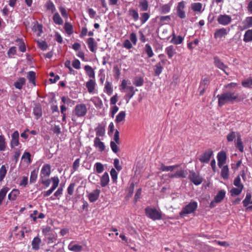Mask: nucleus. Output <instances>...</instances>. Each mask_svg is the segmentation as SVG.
Returning a JSON list of instances; mask_svg holds the SVG:
<instances>
[{"label": "nucleus", "instance_id": "nucleus-1", "mask_svg": "<svg viewBox=\"0 0 252 252\" xmlns=\"http://www.w3.org/2000/svg\"><path fill=\"white\" fill-rule=\"evenodd\" d=\"M218 105L221 107L228 102H233L234 101H242L244 98H239L238 95L235 92L229 91L223 93L220 95H218Z\"/></svg>", "mask_w": 252, "mask_h": 252}, {"label": "nucleus", "instance_id": "nucleus-2", "mask_svg": "<svg viewBox=\"0 0 252 252\" xmlns=\"http://www.w3.org/2000/svg\"><path fill=\"white\" fill-rule=\"evenodd\" d=\"M198 207L197 202L195 201H192L189 204L185 205L179 213L181 218H184L187 215L193 213L197 210Z\"/></svg>", "mask_w": 252, "mask_h": 252}, {"label": "nucleus", "instance_id": "nucleus-3", "mask_svg": "<svg viewBox=\"0 0 252 252\" xmlns=\"http://www.w3.org/2000/svg\"><path fill=\"white\" fill-rule=\"evenodd\" d=\"M145 212L146 216L153 220H160L162 219L161 212L156 208L148 207L145 208Z\"/></svg>", "mask_w": 252, "mask_h": 252}, {"label": "nucleus", "instance_id": "nucleus-4", "mask_svg": "<svg viewBox=\"0 0 252 252\" xmlns=\"http://www.w3.org/2000/svg\"><path fill=\"white\" fill-rule=\"evenodd\" d=\"M158 57L160 59V62L158 63L154 66V75L158 76L162 71L163 67V65L166 64L167 62V59L164 58V56L163 54H160Z\"/></svg>", "mask_w": 252, "mask_h": 252}, {"label": "nucleus", "instance_id": "nucleus-5", "mask_svg": "<svg viewBox=\"0 0 252 252\" xmlns=\"http://www.w3.org/2000/svg\"><path fill=\"white\" fill-rule=\"evenodd\" d=\"M87 112L86 106L85 104H79L75 106L74 112L78 117H82L86 115Z\"/></svg>", "mask_w": 252, "mask_h": 252}, {"label": "nucleus", "instance_id": "nucleus-6", "mask_svg": "<svg viewBox=\"0 0 252 252\" xmlns=\"http://www.w3.org/2000/svg\"><path fill=\"white\" fill-rule=\"evenodd\" d=\"M213 155V151L209 149L206 150L199 158V160L201 163H208L212 156Z\"/></svg>", "mask_w": 252, "mask_h": 252}, {"label": "nucleus", "instance_id": "nucleus-7", "mask_svg": "<svg viewBox=\"0 0 252 252\" xmlns=\"http://www.w3.org/2000/svg\"><path fill=\"white\" fill-rule=\"evenodd\" d=\"M189 179L192 183L196 186L201 184L203 181L202 178L199 175V174L196 173L194 171H190Z\"/></svg>", "mask_w": 252, "mask_h": 252}, {"label": "nucleus", "instance_id": "nucleus-8", "mask_svg": "<svg viewBox=\"0 0 252 252\" xmlns=\"http://www.w3.org/2000/svg\"><path fill=\"white\" fill-rule=\"evenodd\" d=\"M213 59L215 66L223 71L226 75H228V73L226 71L228 68V66L225 65L217 56L214 57Z\"/></svg>", "mask_w": 252, "mask_h": 252}, {"label": "nucleus", "instance_id": "nucleus-9", "mask_svg": "<svg viewBox=\"0 0 252 252\" xmlns=\"http://www.w3.org/2000/svg\"><path fill=\"white\" fill-rule=\"evenodd\" d=\"M232 21L231 17L226 14H220L217 18V22L220 25L226 26L229 25Z\"/></svg>", "mask_w": 252, "mask_h": 252}, {"label": "nucleus", "instance_id": "nucleus-10", "mask_svg": "<svg viewBox=\"0 0 252 252\" xmlns=\"http://www.w3.org/2000/svg\"><path fill=\"white\" fill-rule=\"evenodd\" d=\"M229 29L224 28L217 29L214 33V38L215 39L221 38L225 37L229 32Z\"/></svg>", "mask_w": 252, "mask_h": 252}, {"label": "nucleus", "instance_id": "nucleus-11", "mask_svg": "<svg viewBox=\"0 0 252 252\" xmlns=\"http://www.w3.org/2000/svg\"><path fill=\"white\" fill-rule=\"evenodd\" d=\"M51 166L49 164H44L41 168L40 178L48 177L51 174Z\"/></svg>", "mask_w": 252, "mask_h": 252}, {"label": "nucleus", "instance_id": "nucleus-12", "mask_svg": "<svg viewBox=\"0 0 252 252\" xmlns=\"http://www.w3.org/2000/svg\"><path fill=\"white\" fill-rule=\"evenodd\" d=\"M226 158V154L225 152L221 151L218 154V165L220 168H221L225 163Z\"/></svg>", "mask_w": 252, "mask_h": 252}, {"label": "nucleus", "instance_id": "nucleus-13", "mask_svg": "<svg viewBox=\"0 0 252 252\" xmlns=\"http://www.w3.org/2000/svg\"><path fill=\"white\" fill-rule=\"evenodd\" d=\"M209 84V79L205 77L201 80L199 89L200 90L199 95H203Z\"/></svg>", "mask_w": 252, "mask_h": 252}, {"label": "nucleus", "instance_id": "nucleus-14", "mask_svg": "<svg viewBox=\"0 0 252 252\" xmlns=\"http://www.w3.org/2000/svg\"><path fill=\"white\" fill-rule=\"evenodd\" d=\"M19 134L18 131H15L11 135L10 146L12 148L19 145Z\"/></svg>", "mask_w": 252, "mask_h": 252}, {"label": "nucleus", "instance_id": "nucleus-15", "mask_svg": "<svg viewBox=\"0 0 252 252\" xmlns=\"http://www.w3.org/2000/svg\"><path fill=\"white\" fill-rule=\"evenodd\" d=\"M242 25L239 26L241 31L252 27V16L247 17L242 22Z\"/></svg>", "mask_w": 252, "mask_h": 252}, {"label": "nucleus", "instance_id": "nucleus-16", "mask_svg": "<svg viewBox=\"0 0 252 252\" xmlns=\"http://www.w3.org/2000/svg\"><path fill=\"white\" fill-rule=\"evenodd\" d=\"M188 172L187 170L184 169H180V170L176 171L174 174L169 175V177L171 178H185L187 177Z\"/></svg>", "mask_w": 252, "mask_h": 252}, {"label": "nucleus", "instance_id": "nucleus-17", "mask_svg": "<svg viewBox=\"0 0 252 252\" xmlns=\"http://www.w3.org/2000/svg\"><path fill=\"white\" fill-rule=\"evenodd\" d=\"M126 94L125 96V99L126 100V102L128 103L129 100L134 95L135 91L133 86H128L127 89L126 90Z\"/></svg>", "mask_w": 252, "mask_h": 252}, {"label": "nucleus", "instance_id": "nucleus-18", "mask_svg": "<svg viewBox=\"0 0 252 252\" xmlns=\"http://www.w3.org/2000/svg\"><path fill=\"white\" fill-rule=\"evenodd\" d=\"M100 190L98 189H96L93 190L92 192L90 193L88 195L89 199L90 202H94L97 200L99 197Z\"/></svg>", "mask_w": 252, "mask_h": 252}, {"label": "nucleus", "instance_id": "nucleus-19", "mask_svg": "<svg viewBox=\"0 0 252 252\" xmlns=\"http://www.w3.org/2000/svg\"><path fill=\"white\" fill-rule=\"evenodd\" d=\"M87 43L90 51L95 53L97 49V43L94 41V39L92 37H90L87 39Z\"/></svg>", "mask_w": 252, "mask_h": 252}, {"label": "nucleus", "instance_id": "nucleus-20", "mask_svg": "<svg viewBox=\"0 0 252 252\" xmlns=\"http://www.w3.org/2000/svg\"><path fill=\"white\" fill-rule=\"evenodd\" d=\"M109 182V176L107 172H105L100 178V185L102 187L107 186Z\"/></svg>", "mask_w": 252, "mask_h": 252}, {"label": "nucleus", "instance_id": "nucleus-21", "mask_svg": "<svg viewBox=\"0 0 252 252\" xmlns=\"http://www.w3.org/2000/svg\"><path fill=\"white\" fill-rule=\"evenodd\" d=\"M95 79L89 80L86 84V86L89 93L92 94L94 92L95 86Z\"/></svg>", "mask_w": 252, "mask_h": 252}, {"label": "nucleus", "instance_id": "nucleus-22", "mask_svg": "<svg viewBox=\"0 0 252 252\" xmlns=\"http://www.w3.org/2000/svg\"><path fill=\"white\" fill-rule=\"evenodd\" d=\"M180 167V164H175L171 166H166L164 164L162 163L159 168V170L162 171H172L176 168Z\"/></svg>", "mask_w": 252, "mask_h": 252}, {"label": "nucleus", "instance_id": "nucleus-23", "mask_svg": "<svg viewBox=\"0 0 252 252\" xmlns=\"http://www.w3.org/2000/svg\"><path fill=\"white\" fill-rule=\"evenodd\" d=\"M94 145L95 147L98 148L99 149V151L100 152L103 151L105 149V145L104 143L100 141V139L98 137L94 138Z\"/></svg>", "mask_w": 252, "mask_h": 252}, {"label": "nucleus", "instance_id": "nucleus-24", "mask_svg": "<svg viewBox=\"0 0 252 252\" xmlns=\"http://www.w3.org/2000/svg\"><path fill=\"white\" fill-rule=\"evenodd\" d=\"M69 250L74 252H80L82 250V246L77 244H74L73 242H71L68 246Z\"/></svg>", "mask_w": 252, "mask_h": 252}, {"label": "nucleus", "instance_id": "nucleus-25", "mask_svg": "<svg viewBox=\"0 0 252 252\" xmlns=\"http://www.w3.org/2000/svg\"><path fill=\"white\" fill-rule=\"evenodd\" d=\"M33 113L36 117V119L40 118L42 115V111L40 105H36L33 108Z\"/></svg>", "mask_w": 252, "mask_h": 252}, {"label": "nucleus", "instance_id": "nucleus-26", "mask_svg": "<svg viewBox=\"0 0 252 252\" xmlns=\"http://www.w3.org/2000/svg\"><path fill=\"white\" fill-rule=\"evenodd\" d=\"M126 116V112L124 111H120L116 116L115 122L116 124H120L125 120Z\"/></svg>", "mask_w": 252, "mask_h": 252}, {"label": "nucleus", "instance_id": "nucleus-27", "mask_svg": "<svg viewBox=\"0 0 252 252\" xmlns=\"http://www.w3.org/2000/svg\"><path fill=\"white\" fill-rule=\"evenodd\" d=\"M84 69L86 71V72L87 74V75L90 77L92 78V79H95V73L94 71L93 70V68L89 65H86L84 66Z\"/></svg>", "mask_w": 252, "mask_h": 252}, {"label": "nucleus", "instance_id": "nucleus-28", "mask_svg": "<svg viewBox=\"0 0 252 252\" xmlns=\"http://www.w3.org/2000/svg\"><path fill=\"white\" fill-rule=\"evenodd\" d=\"M191 8L194 12H198L201 13L203 9H202V4L200 2H194L191 4Z\"/></svg>", "mask_w": 252, "mask_h": 252}, {"label": "nucleus", "instance_id": "nucleus-29", "mask_svg": "<svg viewBox=\"0 0 252 252\" xmlns=\"http://www.w3.org/2000/svg\"><path fill=\"white\" fill-rule=\"evenodd\" d=\"M20 191L17 189H13L8 195V198L9 200H15L19 195Z\"/></svg>", "mask_w": 252, "mask_h": 252}, {"label": "nucleus", "instance_id": "nucleus-30", "mask_svg": "<svg viewBox=\"0 0 252 252\" xmlns=\"http://www.w3.org/2000/svg\"><path fill=\"white\" fill-rule=\"evenodd\" d=\"M225 195V191L224 190H221L219 191L217 194L215 196L214 201L216 203L221 202L224 198Z\"/></svg>", "mask_w": 252, "mask_h": 252}, {"label": "nucleus", "instance_id": "nucleus-31", "mask_svg": "<svg viewBox=\"0 0 252 252\" xmlns=\"http://www.w3.org/2000/svg\"><path fill=\"white\" fill-rule=\"evenodd\" d=\"M26 83V79L23 77H20L14 83V86L16 88L21 90L22 87Z\"/></svg>", "mask_w": 252, "mask_h": 252}, {"label": "nucleus", "instance_id": "nucleus-32", "mask_svg": "<svg viewBox=\"0 0 252 252\" xmlns=\"http://www.w3.org/2000/svg\"><path fill=\"white\" fill-rule=\"evenodd\" d=\"M41 243V239L38 237H34L32 241V248L35 250H38L39 249V245Z\"/></svg>", "mask_w": 252, "mask_h": 252}, {"label": "nucleus", "instance_id": "nucleus-33", "mask_svg": "<svg viewBox=\"0 0 252 252\" xmlns=\"http://www.w3.org/2000/svg\"><path fill=\"white\" fill-rule=\"evenodd\" d=\"M53 20L56 24L59 25H62L63 23V20L58 12H56L54 13L53 16Z\"/></svg>", "mask_w": 252, "mask_h": 252}, {"label": "nucleus", "instance_id": "nucleus-34", "mask_svg": "<svg viewBox=\"0 0 252 252\" xmlns=\"http://www.w3.org/2000/svg\"><path fill=\"white\" fill-rule=\"evenodd\" d=\"M236 147L241 152H244V146L243 145V142L242 141L241 136L239 133L237 134V138L236 140V142L235 143Z\"/></svg>", "mask_w": 252, "mask_h": 252}, {"label": "nucleus", "instance_id": "nucleus-35", "mask_svg": "<svg viewBox=\"0 0 252 252\" xmlns=\"http://www.w3.org/2000/svg\"><path fill=\"white\" fill-rule=\"evenodd\" d=\"M243 41L245 42L252 41V30H247L244 35Z\"/></svg>", "mask_w": 252, "mask_h": 252}, {"label": "nucleus", "instance_id": "nucleus-36", "mask_svg": "<svg viewBox=\"0 0 252 252\" xmlns=\"http://www.w3.org/2000/svg\"><path fill=\"white\" fill-rule=\"evenodd\" d=\"M221 176L224 179H227L229 178V168L227 165H223L221 167Z\"/></svg>", "mask_w": 252, "mask_h": 252}, {"label": "nucleus", "instance_id": "nucleus-37", "mask_svg": "<svg viewBox=\"0 0 252 252\" xmlns=\"http://www.w3.org/2000/svg\"><path fill=\"white\" fill-rule=\"evenodd\" d=\"M241 84L244 88L252 89V77H249L243 80Z\"/></svg>", "mask_w": 252, "mask_h": 252}, {"label": "nucleus", "instance_id": "nucleus-38", "mask_svg": "<svg viewBox=\"0 0 252 252\" xmlns=\"http://www.w3.org/2000/svg\"><path fill=\"white\" fill-rule=\"evenodd\" d=\"M165 50L169 59H171L176 53L175 49L172 45L167 47Z\"/></svg>", "mask_w": 252, "mask_h": 252}, {"label": "nucleus", "instance_id": "nucleus-39", "mask_svg": "<svg viewBox=\"0 0 252 252\" xmlns=\"http://www.w3.org/2000/svg\"><path fill=\"white\" fill-rule=\"evenodd\" d=\"M128 14L129 16L132 17L134 21H137L139 19V14L138 12L133 8H130L128 10Z\"/></svg>", "mask_w": 252, "mask_h": 252}, {"label": "nucleus", "instance_id": "nucleus-40", "mask_svg": "<svg viewBox=\"0 0 252 252\" xmlns=\"http://www.w3.org/2000/svg\"><path fill=\"white\" fill-rule=\"evenodd\" d=\"M9 189L8 187H3L0 190V205L2 204V201L6 196V193Z\"/></svg>", "mask_w": 252, "mask_h": 252}, {"label": "nucleus", "instance_id": "nucleus-41", "mask_svg": "<svg viewBox=\"0 0 252 252\" xmlns=\"http://www.w3.org/2000/svg\"><path fill=\"white\" fill-rule=\"evenodd\" d=\"M95 131L97 136H102L105 133V128L100 124H98V126L95 128Z\"/></svg>", "mask_w": 252, "mask_h": 252}, {"label": "nucleus", "instance_id": "nucleus-42", "mask_svg": "<svg viewBox=\"0 0 252 252\" xmlns=\"http://www.w3.org/2000/svg\"><path fill=\"white\" fill-rule=\"evenodd\" d=\"M91 100L96 107L101 108L103 106L102 100L98 97H94Z\"/></svg>", "mask_w": 252, "mask_h": 252}, {"label": "nucleus", "instance_id": "nucleus-43", "mask_svg": "<svg viewBox=\"0 0 252 252\" xmlns=\"http://www.w3.org/2000/svg\"><path fill=\"white\" fill-rule=\"evenodd\" d=\"M144 79L141 77L136 76L133 81V84L136 87H140L143 85Z\"/></svg>", "mask_w": 252, "mask_h": 252}, {"label": "nucleus", "instance_id": "nucleus-44", "mask_svg": "<svg viewBox=\"0 0 252 252\" xmlns=\"http://www.w3.org/2000/svg\"><path fill=\"white\" fill-rule=\"evenodd\" d=\"M172 4L170 3L163 4L160 9V12L162 14H165L169 12Z\"/></svg>", "mask_w": 252, "mask_h": 252}, {"label": "nucleus", "instance_id": "nucleus-45", "mask_svg": "<svg viewBox=\"0 0 252 252\" xmlns=\"http://www.w3.org/2000/svg\"><path fill=\"white\" fill-rule=\"evenodd\" d=\"M15 42L18 43L19 48L21 52H25L26 51V47L23 39L18 38Z\"/></svg>", "mask_w": 252, "mask_h": 252}, {"label": "nucleus", "instance_id": "nucleus-46", "mask_svg": "<svg viewBox=\"0 0 252 252\" xmlns=\"http://www.w3.org/2000/svg\"><path fill=\"white\" fill-rule=\"evenodd\" d=\"M94 170L97 173H101L104 170V165L100 162H96L94 165Z\"/></svg>", "mask_w": 252, "mask_h": 252}, {"label": "nucleus", "instance_id": "nucleus-47", "mask_svg": "<svg viewBox=\"0 0 252 252\" xmlns=\"http://www.w3.org/2000/svg\"><path fill=\"white\" fill-rule=\"evenodd\" d=\"M27 78L29 82L33 85H35V73L33 71H29L28 73Z\"/></svg>", "mask_w": 252, "mask_h": 252}, {"label": "nucleus", "instance_id": "nucleus-48", "mask_svg": "<svg viewBox=\"0 0 252 252\" xmlns=\"http://www.w3.org/2000/svg\"><path fill=\"white\" fill-rule=\"evenodd\" d=\"M6 148L5 138L2 135H0V151H4Z\"/></svg>", "mask_w": 252, "mask_h": 252}, {"label": "nucleus", "instance_id": "nucleus-49", "mask_svg": "<svg viewBox=\"0 0 252 252\" xmlns=\"http://www.w3.org/2000/svg\"><path fill=\"white\" fill-rule=\"evenodd\" d=\"M139 7L141 11H146L148 9L149 4L147 0H141L139 2Z\"/></svg>", "mask_w": 252, "mask_h": 252}, {"label": "nucleus", "instance_id": "nucleus-50", "mask_svg": "<svg viewBox=\"0 0 252 252\" xmlns=\"http://www.w3.org/2000/svg\"><path fill=\"white\" fill-rule=\"evenodd\" d=\"M45 7L47 10H50L52 13L56 11L55 6L51 0H48L46 2Z\"/></svg>", "mask_w": 252, "mask_h": 252}, {"label": "nucleus", "instance_id": "nucleus-51", "mask_svg": "<svg viewBox=\"0 0 252 252\" xmlns=\"http://www.w3.org/2000/svg\"><path fill=\"white\" fill-rule=\"evenodd\" d=\"M144 50L149 58H151L154 55L152 48L150 44H146Z\"/></svg>", "mask_w": 252, "mask_h": 252}, {"label": "nucleus", "instance_id": "nucleus-52", "mask_svg": "<svg viewBox=\"0 0 252 252\" xmlns=\"http://www.w3.org/2000/svg\"><path fill=\"white\" fill-rule=\"evenodd\" d=\"M252 195L251 193H247L246 197L244 200L243 201V206L244 207H247L248 205L252 203L251 201Z\"/></svg>", "mask_w": 252, "mask_h": 252}, {"label": "nucleus", "instance_id": "nucleus-53", "mask_svg": "<svg viewBox=\"0 0 252 252\" xmlns=\"http://www.w3.org/2000/svg\"><path fill=\"white\" fill-rule=\"evenodd\" d=\"M37 175L38 171H36L35 169L32 170L31 172L30 179V182L31 183H34L36 181L37 178Z\"/></svg>", "mask_w": 252, "mask_h": 252}, {"label": "nucleus", "instance_id": "nucleus-54", "mask_svg": "<svg viewBox=\"0 0 252 252\" xmlns=\"http://www.w3.org/2000/svg\"><path fill=\"white\" fill-rule=\"evenodd\" d=\"M243 189V188H242V187L241 188L237 187V188H232L230 190V193H231V195L237 196V195H239L241 193Z\"/></svg>", "mask_w": 252, "mask_h": 252}, {"label": "nucleus", "instance_id": "nucleus-55", "mask_svg": "<svg viewBox=\"0 0 252 252\" xmlns=\"http://www.w3.org/2000/svg\"><path fill=\"white\" fill-rule=\"evenodd\" d=\"M22 159H27V163L30 164L32 162L31 155L29 152H25L22 157Z\"/></svg>", "mask_w": 252, "mask_h": 252}, {"label": "nucleus", "instance_id": "nucleus-56", "mask_svg": "<svg viewBox=\"0 0 252 252\" xmlns=\"http://www.w3.org/2000/svg\"><path fill=\"white\" fill-rule=\"evenodd\" d=\"M7 173V169L4 165L1 166L0 168V182H1L5 177Z\"/></svg>", "mask_w": 252, "mask_h": 252}, {"label": "nucleus", "instance_id": "nucleus-57", "mask_svg": "<svg viewBox=\"0 0 252 252\" xmlns=\"http://www.w3.org/2000/svg\"><path fill=\"white\" fill-rule=\"evenodd\" d=\"M75 187V183H71L70 184L67 189V195H66V197L68 195H69L70 196L73 195Z\"/></svg>", "mask_w": 252, "mask_h": 252}, {"label": "nucleus", "instance_id": "nucleus-58", "mask_svg": "<svg viewBox=\"0 0 252 252\" xmlns=\"http://www.w3.org/2000/svg\"><path fill=\"white\" fill-rule=\"evenodd\" d=\"M150 14L148 13H142L141 14L140 18V21L142 24H144L149 19Z\"/></svg>", "mask_w": 252, "mask_h": 252}, {"label": "nucleus", "instance_id": "nucleus-59", "mask_svg": "<svg viewBox=\"0 0 252 252\" xmlns=\"http://www.w3.org/2000/svg\"><path fill=\"white\" fill-rule=\"evenodd\" d=\"M184 40V37L181 35L177 36L175 39H171L170 41L171 43H172L175 45L181 44Z\"/></svg>", "mask_w": 252, "mask_h": 252}, {"label": "nucleus", "instance_id": "nucleus-60", "mask_svg": "<svg viewBox=\"0 0 252 252\" xmlns=\"http://www.w3.org/2000/svg\"><path fill=\"white\" fill-rule=\"evenodd\" d=\"M64 29L67 34H70L72 33V26L70 23L65 22Z\"/></svg>", "mask_w": 252, "mask_h": 252}, {"label": "nucleus", "instance_id": "nucleus-61", "mask_svg": "<svg viewBox=\"0 0 252 252\" xmlns=\"http://www.w3.org/2000/svg\"><path fill=\"white\" fill-rule=\"evenodd\" d=\"M105 89L106 93L108 95H111L112 94L113 89H112V88L111 86V84L110 82H107L106 83V84L105 86Z\"/></svg>", "mask_w": 252, "mask_h": 252}, {"label": "nucleus", "instance_id": "nucleus-62", "mask_svg": "<svg viewBox=\"0 0 252 252\" xmlns=\"http://www.w3.org/2000/svg\"><path fill=\"white\" fill-rule=\"evenodd\" d=\"M38 47L42 50H46L48 47L46 42L44 41H37Z\"/></svg>", "mask_w": 252, "mask_h": 252}, {"label": "nucleus", "instance_id": "nucleus-63", "mask_svg": "<svg viewBox=\"0 0 252 252\" xmlns=\"http://www.w3.org/2000/svg\"><path fill=\"white\" fill-rule=\"evenodd\" d=\"M117 143L115 142L114 141H111L110 143V147L112 150V151L115 153H117L119 151V148L117 145Z\"/></svg>", "mask_w": 252, "mask_h": 252}, {"label": "nucleus", "instance_id": "nucleus-64", "mask_svg": "<svg viewBox=\"0 0 252 252\" xmlns=\"http://www.w3.org/2000/svg\"><path fill=\"white\" fill-rule=\"evenodd\" d=\"M236 133L234 131H231L227 135L226 139L228 142L232 141L236 137Z\"/></svg>", "mask_w": 252, "mask_h": 252}]
</instances>
